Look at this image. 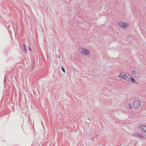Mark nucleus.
Instances as JSON below:
<instances>
[{
	"label": "nucleus",
	"instance_id": "f257e3e1",
	"mask_svg": "<svg viewBox=\"0 0 146 146\" xmlns=\"http://www.w3.org/2000/svg\"><path fill=\"white\" fill-rule=\"evenodd\" d=\"M141 102L138 100H135L133 103V106L134 108L136 109L139 107L141 105Z\"/></svg>",
	"mask_w": 146,
	"mask_h": 146
},
{
	"label": "nucleus",
	"instance_id": "f03ea898",
	"mask_svg": "<svg viewBox=\"0 0 146 146\" xmlns=\"http://www.w3.org/2000/svg\"><path fill=\"white\" fill-rule=\"evenodd\" d=\"M81 53L84 55H88L90 54V51L89 50L84 48H82V51Z\"/></svg>",
	"mask_w": 146,
	"mask_h": 146
},
{
	"label": "nucleus",
	"instance_id": "7ed1b4c3",
	"mask_svg": "<svg viewBox=\"0 0 146 146\" xmlns=\"http://www.w3.org/2000/svg\"><path fill=\"white\" fill-rule=\"evenodd\" d=\"M138 129L142 132H146V125H141L138 127Z\"/></svg>",
	"mask_w": 146,
	"mask_h": 146
},
{
	"label": "nucleus",
	"instance_id": "20e7f679",
	"mask_svg": "<svg viewBox=\"0 0 146 146\" xmlns=\"http://www.w3.org/2000/svg\"><path fill=\"white\" fill-rule=\"evenodd\" d=\"M131 73L136 78H139L140 76V74L138 72L132 70Z\"/></svg>",
	"mask_w": 146,
	"mask_h": 146
},
{
	"label": "nucleus",
	"instance_id": "39448f33",
	"mask_svg": "<svg viewBox=\"0 0 146 146\" xmlns=\"http://www.w3.org/2000/svg\"><path fill=\"white\" fill-rule=\"evenodd\" d=\"M127 76L125 74H121L119 77L120 78H121L125 80L126 78H127Z\"/></svg>",
	"mask_w": 146,
	"mask_h": 146
},
{
	"label": "nucleus",
	"instance_id": "423d86ee",
	"mask_svg": "<svg viewBox=\"0 0 146 146\" xmlns=\"http://www.w3.org/2000/svg\"><path fill=\"white\" fill-rule=\"evenodd\" d=\"M119 26L123 28H125L126 26V24L124 22L123 23L121 22L119 23Z\"/></svg>",
	"mask_w": 146,
	"mask_h": 146
},
{
	"label": "nucleus",
	"instance_id": "0eeeda50",
	"mask_svg": "<svg viewBox=\"0 0 146 146\" xmlns=\"http://www.w3.org/2000/svg\"><path fill=\"white\" fill-rule=\"evenodd\" d=\"M130 80L129 82H132L136 83V84H138V83L136 82V81L134 79V78L133 77H131L130 78Z\"/></svg>",
	"mask_w": 146,
	"mask_h": 146
},
{
	"label": "nucleus",
	"instance_id": "6e6552de",
	"mask_svg": "<svg viewBox=\"0 0 146 146\" xmlns=\"http://www.w3.org/2000/svg\"><path fill=\"white\" fill-rule=\"evenodd\" d=\"M139 134L138 133H134L132 134V135L134 137H139Z\"/></svg>",
	"mask_w": 146,
	"mask_h": 146
},
{
	"label": "nucleus",
	"instance_id": "1a4fd4ad",
	"mask_svg": "<svg viewBox=\"0 0 146 146\" xmlns=\"http://www.w3.org/2000/svg\"><path fill=\"white\" fill-rule=\"evenodd\" d=\"M23 52H25L26 53H27V48L25 44H24L23 46Z\"/></svg>",
	"mask_w": 146,
	"mask_h": 146
},
{
	"label": "nucleus",
	"instance_id": "9d476101",
	"mask_svg": "<svg viewBox=\"0 0 146 146\" xmlns=\"http://www.w3.org/2000/svg\"><path fill=\"white\" fill-rule=\"evenodd\" d=\"M139 138L141 139H145V137L144 136L140 134L139 135Z\"/></svg>",
	"mask_w": 146,
	"mask_h": 146
},
{
	"label": "nucleus",
	"instance_id": "9b49d317",
	"mask_svg": "<svg viewBox=\"0 0 146 146\" xmlns=\"http://www.w3.org/2000/svg\"><path fill=\"white\" fill-rule=\"evenodd\" d=\"M130 77L129 76H127V78L125 79L126 81H128L129 82L130 79Z\"/></svg>",
	"mask_w": 146,
	"mask_h": 146
},
{
	"label": "nucleus",
	"instance_id": "f8f14e48",
	"mask_svg": "<svg viewBox=\"0 0 146 146\" xmlns=\"http://www.w3.org/2000/svg\"><path fill=\"white\" fill-rule=\"evenodd\" d=\"M128 107L130 109H131L132 108V107L131 106V104H129L127 105Z\"/></svg>",
	"mask_w": 146,
	"mask_h": 146
},
{
	"label": "nucleus",
	"instance_id": "ddd939ff",
	"mask_svg": "<svg viewBox=\"0 0 146 146\" xmlns=\"http://www.w3.org/2000/svg\"><path fill=\"white\" fill-rule=\"evenodd\" d=\"M61 69H62V71H63V72H64V73H65V70H64V68L63 67V66H62L61 67Z\"/></svg>",
	"mask_w": 146,
	"mask_h": 146
},
{
	"label": "nucleus",
	"instance_id": "4468645a",
	"mask_svg": "<svg viewBox=\"0 0 146 146\" xmlns=\"http://www.w3.org/2000/svg\"><path fill=\"white\" fill-rule=\"evenodd\" d=\"M29 50H30V51H32V49L29 46Z\"/></svg>",
	"mask_w": 146,
	"mask_h": 146
},
{
	"label": "nucleus",
	"instance_id": "2eb2a0df",
	"mask_svg": "<svg viewBox=\"0 0 146 146\" xmlns=\"http://www.w3.org/2000/svg\"><path fill=\"white\" fill-rule=\"evenodd\" d=\"M5 26L6 27H7V29L8 30V29H8V28L7 27V26H6V25H5Z\"/></svg>",
	"mask_w": 146,
	"mask_h": 146
},
{
	"label": "nucleus",
	"instance_id": "dca6fc26",
	"mask_svg": "<svg viewBox=\"0 0 146 146\" xmlns=\"http://www.w3.org/2000/svg\"><path fill=\"white\" fill-rule=\"evenodd\" d=\"M88 120H90V118H88Z\"/></svg>",
	"mask_w": 146,
	"mask_h": 146
},
{
	"label": "nucleus",
	"instance_id": "f3484780",
	"mask_svg": "<svg viewBox=\"0 0 146 146\" xmlns=\"http://www.w3.org/2000/svg\"><path fill=\"white\" fill-rule=\"evenodd\" d=\"M8 27L9 28V25H8Z\"/></svg>",
	"mask_w": 146,
	"mask_h": 146
},
{
	"label": "nucleus",
	"instance_id": "a211bd4d",
	"mask_svg": "<svg viewBox=\"0 0 146 146\" xmlns=\"http://www.w3.org/2000/svg\"><path fill=\"white\" fill-rule=\"evenodd\" d=\"M90 124V123H89L88 124V125H89Z\"/></svg>",
	"mask_w": 146,
	"mask_h": 146
},
{
	"label": "nucleus",
	"instance_id": "6ab92c4d",
	"mask_svg": "<svg viewBox=\"0 0 146 146\" xmlns=\"http://www.w3.org/2000/svg\"><path fill=\"white\" fill-rule=\"evenodd\" d=\"M125 146V145H124V146Z\"/></svg>",
	"mask_w": 146,
	"mask_h": 146
}]
</instances>
